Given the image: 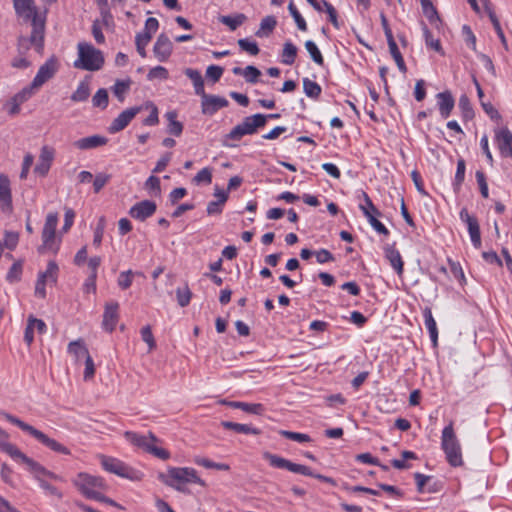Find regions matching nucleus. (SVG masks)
<instances>
[{
	"label": "nucleus",
	"mask_w": 512,
	"mask_h": 512,
	"mask_svg": "<svg viewBox=\"0 0 512 512\" xmlns=\"http://www.w3.org/2000/svg\"><path fill=\"white\" fill-rule=\"evenodd\" d=\"M13 6L18 16L31 21L32 31L29 37L21 36L18 39V50L26 53L34 47L38 53L44 48L45 16L39 14L34 0H13Z\"/></svg>",
	"instance_id": "nucleus-1"
},
{
	"label": "nucleus",
	"mask_w": 512,
	"mask_h": 512,
	"mask_svg": "<svg viewBox=\"0 0 512 512\" xmlns=\"http://www.w3.org/2000/svg\"><path fill=\"white\" fill-rule=\"evenodd\" d=\"M158 478L165 485L182 493L188 492L185 487V484L188 483L205 486V481L197 475V471L194 468L190 467H170L167 473H160Z\"/></svg>",
	"instance_id": "nucleus-2"
},
{
	"label": "nucleus",
	"mask_w": 512,
	"mask_h": 512,
	"mask_svg": "<svg viewBox=\"0 0 512 512\" xmlns=\"http://www.w3.org/2000/svg\"><path fill=\"white\" fill-rule=\"evenodd\" d=\"M3 415L10 423L16 425L22 431L26 432L27 434L32 436L34 439H36L39 443L43 444L44 446L51 449L52 451L61 453L64 455H69L71 453L70 450L66 446L59 443L55 439L50 438L48 435L44 434L42 431L25 423L24 421L20 420L19 418L15 417L11 414H8V413H3Z\"/></svg>",
	"instance_id": "nucleus-3"
},
{
	"label": "nucleus",
	"mask_w": 512,
	"mask_h": 512,
	"mask_svg": "<svg viewBox=\"0 0 512 512\" xmlns=\"http://www.w3.org/2000/svg\"><path fill=\"white\" fill-rule=\"evenodd\" d=\"M264 459H266L272 467L279 469H286L290 472L301 474L304 476L314 477L320 481L329 483L331 485H336V482L333 478L322 475L315 474L313 471L305 465L293 463L290 460H287L279 455L272 454L270 452H265L263 454Z\"/></svg>",
	"instance_id": "nucleus-4"
},
{
	"label": "nucleus",
	"mask_w": 512,
	"mask_h": 512,
	"mask_svg": "<svg viewBox=\"0 0 512 512\" xmlns=\"http://www.w3.org/2000/svg\"><path fill=\"white\" fill-rule=\"evenodd\" d=\"M78 59L74 62V67L86 71H98L104 65L103 53L93 45L80 42L78 43Z\"/></svg>",
	"instance_id": "nucleus-5"
},
{
	"label": "nucleus",
	"mask_w": 512,
	"mask_h": 512,
	"mask_svg": "<svg viewBox=\"0 0 512 512\" xmlns=\"http://www.w3.org/2000/svg\"><path fill=\"white\" fill-rule=\"evenodd\" d=\"M441 448L451 466L458 467L463 464L461 445L455 434L452 422L442 430Z\"/></svg>",
	"instance_id": "nucleus-6"
},
{
	"label": "nucleus",
	"mask_w": 512,
	"mask_h": 512,
	"mask_svg": "<svg viewBox=\"0 0 512 512\" xmlns=\"http://www.w3.org/2000/svg\"><path fill=\"white\" fill-rule=\"evenodd\" d=\"M266 125V117L264 114H255L247 116L243 121L236 125L227 135L226 139L240 141L246 135H253L258 128Z\"/></svg>",
	"instance_id": "nucleus-7"
},
{
	"label": "nucleus",
	"mask_w": 512,
	"mask_h": 512,
	"mask_svg": "<svg viewBox=\"0 0 512 512\" xmlns=\"http://www.w3.org/2000/svg\"><path fill=\"white\" fill-rule=\"evenodd\" d=\"M125 438L133 445L144 449L146 452L162 460H167L170 457V453L167 450L154 445L158 439L151 432L145 436L135 432L127 431L125 432Z\"/></svg>",
	"instance_id": "nucleus-8"
},
{
	"label": "nucleus",
	"mask_w": 512,
	"mask_h": 512,
	"mask_svg": "<svg viewBox=\"0 0 512 512\" xmlns=\"http://www.w3.org/2000/svg\"><path fill=\"white\" fill-rule=\"evenodd\" d=\"M73 483L79 491L89 499H93L92 495H98L99 492L105 491L108 488L102 477L83 472L76 476Z\"/></svg>",
	"instance_id": "nucleus-9"
},
{
	"label": "nucleus",
	"mask_w": 512,
	"mask_h": 512,
	"mask_svg": "<svg viewBox=\"0 0 512 512\" xmlns=\"http://www.w3.org/2000/svg\"><path fill=\"white\" fill-rule=\"evenodd\" d=\"M58 224V214L49 213L46 216L45 224L42 230V241L43 245L39 249L40 251L44 248L55 250L53 245L55 243V233Z\"/></svg>",
	"instance_id": "nucleus-10"
},
{
	"label": "nucleus",
	"mask_w": 512,
	"mask_h": 512,
	"mask_svg": "<svg viewBox=\"0 0 512 512\" xmlns=\"http://www.w3.org/2000/svg\"><path fill=\"white\" fill-rule=\"evenodd\" d=\"M58 70V62L52 57L48 59L43 65L40 66L36 76L34 77L32 83L33 87L40 88L44 85L48 80H50Z\"/></svg>",
	"instance_id": "nucleus-11"
},
{
	"label": "nucleus",
	"mask_w": 512,
	"mask_h": 512,
	"mask_svg": "<svg viewBox=\"0 0 512 512\" xmlns=\"http://www.w3.org/2000/svg\"><path fill=\"white\" fill-rule=\"evenodd\" d=\"M17 462L25 464L27 466L28 470L37 478V480L39 482L41 480H44V477H49L54 480L59 479V477L56 474L47 470L44 466H42L40 463L34 461L32 458H29L23 452L19 456V459Z\"/></svg>",
	"instance_id": "nucleus-12"
},
{
	"label": "nucleus",
	"mask_w": 512,
	"mask_h": 512,
	"mask_svg": "<svg viewBox=\"0 0 512 512\" xmlns=\"http://www.w3.org/2000/svg\"><path fill=\"white\" fill-rule=\"evenodd\" d=\"M100 461L103 469L106 471L116 474L123 478H130L131 477V469L126 466L122 461L113 458L101 455Z\"/></svg>",
	"instance_id": "nucleus-13"
},
{
	"label": "nucleus",
	"mask_w": 512,
	"mask_h": 512,
	"mask_svg": "<svg viewBox=\"0 0 512 512\" xmlns=\"http://www.w3.org/2000/svg\"><path fill=\"white\" fill-rule=\"evenodd\" d=\"M228 104V100L221 96L209 95L206 93L201 96L202 113L205 115H213L219 109L227 107Z\"/></svg>",
	"instance_id": "nucleus-14"
},
{
	"label": "nucleus",
	"mask_w": 512,
	"mask_h": 512,
	"mask_svg": "<svg viewBox=\"0 0 512 512\" xmlns=\"http://www.w3.org/2000/svg\"><path fill=\"white\" fill-rule=\"evenodd\" d=\"M141 111H143V107L137 106L122 111L111 123L109 131L111 133H116L123 130L128 126L132 119Z\"/></svg>",
	"instance_id": "nucleus-15"
},
{
	"label": "nucleus",
	"mask_w": 512,
	"mask_h": 512,
	"mask_svg": "<svg viewBox=\"0 0 512 512\" xmlns=\"http://www.w3.org/2000/svg\"><path fill=\"white\" fill-rule=\"evenodd\" d=\"M156 203L151 200H143L134 204L130 210L129 215L139 221H144L151 217L156 211Z\"/></svg>",
	"instance_id": "nucleus-16"
},
{
	"label": "nucleus",
	"mask_w": 512,
	"mask_h": 512,
	"mask_svg": "<svg viewBox=\"0 0 512 512\" xmlns=\"http://www.w3.org/2000/svg\"><path fill=\"white\" fill-rule=\"evenodd\" d=\"M55 151L49 146H43L38 158V162L34 168V172L42 177L46 176L50 170L54 159Z\"/></svg>",
	"instance_id": "nucleus-17"
},
{
	"label": "nucleus",
	"mask_w": 512,
	"mask_h": 512,
	"mask_svg": "<svg viewBox=\"0 0 512 512\" xmlns=\"http://www.w3.org/2000/svg\"><path fill=\"white\" fill-rule=\"evenodd\" d=\"M172 42L165 34H160L154 44L153 53L160 62H165L171 55Z\"/></svg>",
	"instance_id": "nucleus-18"
},
{
	"label": "nucleus",
	"mask_w": 512,
	"mask_h": 512,
	"mask_svg": "<svg viewBox=\"0 0 512 512\" xmlns=\"http://www.w3.org/2000/svg\"><path fill=\"white\" fill-rule=\"evenodd\" d=\"M118 309L119 304L117 302H111L105 305L102 326L108 332H112L116 327L119 318Z\"/></svg>",
	"instance_id": "nucleus-19"
},
{
	"label": "nucleus",
	"mask_w": 512,
	"mask_h": 512,
	"mask_svg": "<svg viewBox=\"0 0 512 512\" xmlns=\"http://www.w3.org/2000/svg\"><path fill=\"white\" fill-rule=\"evenodd\" d=\"M0 207L4 212L12 211L10 181L3 174H0Z\"/></svg>",
	"instance_id": "nucleus-20"
},
{
	"label": "nucleus",
	"mask_w": 512,
	"mask_h": 512,
	"mask_svg": "<svg viewBox=\"0 0 512 512\" xmlns=\"http://www.w3.org/2000/svg\"><path fill=\"white\" fill-rule=\"evenodd\" d=\"M214 196L217 198L215 201H210L207 204L208 215H219L222 213L223 206L228 200L229 194L227 191L220 189L218 186L214 189Z\"/></svg>",
	"instance_id": "nucleus-21"
},
{
	"label": "nucleus",
	"mask_w": 512,
	"mask_h": 512,
	"mask_svg": "<svg viewBox=\"0 0 512 512\" xmlns=\"http://www.w3.org/2000/svg\"><path fill=\"white\" fill-rule=\"evenodd\" d=\"M108 139L101 135H92L76 140L73 145L79 150H90L106 145Z\"/></svg>",
	"instance_id": "nucleus-22"
},
{
	"label": "nucleus",
	"mask_w": 512,
	"mask_h": 512,
	"mask_svg": "<svg viewBox=\"0 0 512 512\" xmlns=\"http://www.w3.org/2000/svg\"><path fill=\"white\" fill-rule=\"evenodd\" d=\"M438 100V108L440 115L442 118L446 119L451 114L454 106L455 100L450 91H443L436 95Z\"/></svg>",
	"instance_id": "nucleus-23"
},
{
	"label": "nucleus",
	"mask_w": 512,
	"mask_h": 512,
	"mask_svg": "<svg viewBox=\"0 0 512 512\" xmlns=\"http://www.w3.org/2000/svg\"><path fill=\"white\" fill-rule=\"evenodd\" d=\"M385 256L396 273L401 276L403 274L404 263L399 251L394 245H388L385 247Z\"/></svg>",
	"instance_id": "nucleus-24"
},
{
	"label": "nucleus",
	"mask_w": 512,
	"mask_h": 512,
	"mask_svg": "<svg viewBox=\"0 0 512 512\" xmlns=\"http://www.w3.org/2000/svg\"><path fill=\"white\" fill-rule=\"evenodd\" d=\"M67 351L74 357L76 362L80 361L81 359H86L87 355H90L82 339L71 341L68 344Z\"/></svg>",
	"instance_id": "nucleus-25"
},
{
	"label": "nucleus",
	"mask_w": 512,
	"mask_h": 512,
	"mask_svg": "<svg viewBox=\"0 0 512 512\" xmlns=\"http://www.w3.org/2000/svg\"><path fill=\"white\" fill-rule=\"evenodd\" d=\"M9 435L4 430H0V450L8 454L13 460L18 461L22 454L15 445L8 442Z\"/></svg>",
	"instance_id": "nucleus-26"
},
{
	"label": "nucleus",
	"mask_w": 512,
	"mask_h": 512,
	"mask_svg": "<svg viewBox=\"0 0 512 512\" xmlns=\"http://www.w3.org/2000/svg\"><path fill=\"white\" fill-rule=\"evenodd\" d=\"M495 138L502 154H505L512 147V133L507 128L497 130Z\"/></svg>",
	"instance_id": "nucleus-27"
},
{
	"label": "nucleus",
	"mask_w": 512,
	"mask_h": 512,
	"mask_svg": "<svg viewBox=\"0 0 512 512\" xmlns=\"http://www.w3.org/2000/svg\"><path fill=\"white\" fill-rule=\"evenodd\" d=\"M221 426L227 430H233L241 434L259 435L261 433V430L258 428L252 427L248 424H241L231 421H222Z\"/></svg>",
	"instance_id": "nucleus-28"
},
{
	"label": "nucleus",
	"mask_w": 512,
	"mask_h": 512,
	"mask_svg": "<svg viewBox=\"0 0 512 512\" xmlns=\"http://www.w3.org/2000/svg\"><path fill=\"white\" fill-rule=\"evenodd\" d=\"M224 404L229 405L232 408L241 409L244 412L261 415L264 412V406L260 403H246V402H226Z\"/></svg>",
	"instance_id": "nucleus-29"
},
{
	"label": "nucleus",
	"mask_w": 512,
	"mask_h": 512,
	"mask_svg": "<svg viewBox=\"0 0 512 512\" xmlns=\"http://www.w3.org/2000/svg\"><path fill=\"white\" fill-rule=\"evenodd\" d=\"M185 75L193 82L195 93L199 96L205 94L204 81L201 73L198 70L187 68Z\"/></svg>",
	"instance_id": "nucleus-30"
},
{
	"label": "nucleus",
	"mask_w": 512,
	"mask_h": 512,
	"mask_svg": "<svg viewBox=\"0 0 512 512\" xmlns=\"http://www.w3.org/2000/svg\"><path fill=\"white\" fill-rule=\"evenodd\" d=\"M485 10L488 14L490 21L493 24V27L503 45V47L505 48V50H508V43H507L506 37L504 35V32L501 28L500 22L496 16L494 10L488 4L485 5Z\"/></svg>",
	"instance_id": "nucleus-31"
},
{
	"label": "nucleus",
	"mask_w": 512,
	"mask_h": 512,
	"mask_svg": "<svg viewBox=\"0 0 512 512\" xmlns=\"http://www.w3.org/2000/svg\"><path fill=\"white\" fill-rule=\"evenodd\" d=\"M247 17L243 13H237L234 16L223 15L219 17V21L228 26L231 31H235L239 26H241Z\"/></svg>",
	"instance_id": "nucleus-32"
},
{
	"label": "nucleus",
	"mask_w": 512,
	"mask_h": 512,
	"mask_svg": "<svg viewBox=\"0 0 512 512\" xmlns=\"http://www.w3.org/2000/svg\"><path fill=\"white\" fill-rule=\"evenodd\" d=\"M423 314H424L425 326L429 331L431 341L433 342V345L436 346L437 340H438V330H437L436 322L433 318L432 312L429 308H426L424 310Z\"/></svg>",
	"instance_id": "nucleus-33"
},
{
	"label": "nucleus",
	"mask_w": 512,
	"mask_h": 512,
	"mask_svg": "<svg viewBox=\"0 0 512 512\" xmlns=\"http://www.w3.org/2000/svg\"><path fill=\"white\" fill-rule=\"evenodd\" d=\"M359 208L362 210L363 214L367 217L370 225L379 233L383 235H388V229L377 219L376 214L370 212L366 207L359 205Z\"/></svg>",
	"instance_id": "nucleus-34"
},
{
	"label": "nucleus",
	"mask_w": 512,
	"mask_h": 512,
	"mask_svg": "<svg viewBox=\"0 0 512 512\" xmlns=\"http://www.w3.org/2000/svg\"><path fill=\"white\" fill-rule=\"evenodd\" d=\"M277 21L274 16H266L261 20L260 28L256 31L257 37L268 36L276 27Z\"/></svg>",
	"instance_id": "nucleus-35"
},
{
	"label": "nucleus",
	"mask_w": 512,
	"mask_h": 512,
	"mask_svg": "<svg viewBox=\"0 0 512 512\" xmlns=\"http://www.w3.org/2000/svg\"><path fill=\"white\" fill-rule=\"evenodd\" d=\"M465 170H466L465 160L463 158L458 159L456 174H455V178L453 181V190L455 193H459L461 190V186L465 179Z\"/></svg>",
	"instance_id": "nucleus-36"
},
{
	"label": "nucleus",
	"mask_w": 512,
	"mask_h": 512,
	"mask_svg": "<svg viewBox=\"0 0 512 512\" xmlns=\"http://www.w3.org/2000/svg\"><path fill=\"white\" fill-rule=\"evenodd\" d=\"M297 47L290 41L284 43L282 50V63L285 65H292L297 56Z\"/></svg>",
	"instance_id": "nucleus-37"
},
{
	"label": "nucleus",
	"mask_w": 512,
	"mask_h": 512,
	"mask_svg": "<svg viewBox=\"0 0 512 512\" xmlns=\"http://www.w3.org/2000/svg\"><path fill=\"white\" fill-rule=\"evenodd\" d=\"M139 107H143V110H150L149 116L143 120V124L145 126H155L158 124V122H159L158 108L156 107V105L153 102L147 101L143 105H140Z\"/></svg>",
	"instance_id": "nucleus-38"
},
{
	"label": "nucleus",
	"mask_w": 512,
	"mask_h": 512,
	"mask_svg": "<svg viewBox=\"0 0 512 512\" xmlns=\"http://www.w3.org/2000/svg\"><path fill=\"white\" fill-rule=\"evenodd\" d=\"M303 89L306 96L312 99H318L322 92L321 86L309 78L303 79Z\"/></svg>",
	"instance_id": "nucleus-39"
},
{
	"label": "nucleus",
	"mask_w": 512,
	"mask_h": 512,
	"mask_svg": "<svg viewBox=\"0 0 512 512\" xmlns=\"http://www.w3.org/2000/svg\"><path fill=\"white\" fill-rule=\"evenodd\" d=\"M132 81L130 79L127 80H117L112 87L113 94L117 97L120 102H123L125 99L126 93L129 91Z\"/></svg>",
	"instance_id": "nucleus-40"
},
{
	"label": "nucleus",
	"mask_w": 512,
	"mask_h": 512,
	"mask_svg": "<svg viewBox=\"0 0 512 512\" xmlns=\"http://www.w3.org/2000/svg\"><path fill=\"white\" fill-rule=\"evenodd\" d=\"M138 275L144 277L142 272H134L132 270L123 271L119 274L117 284L122 290L128 289L133 282V276Z\"/></svg>",
	"instance_id": "nucleus-41"
},
{
	"label": "nucleus",
	"mask_w": 512,
	"mask_h": 512,
	"mask_svg": "<svg viewBox=\"0 0 512 512\" xmlns=\"http://www.w3.org/2000/svg\"><path fill=\"white\" fill-rule=\"evenodd\" d=\"M90 95V87L88 82L81 81L75 90V92L71 95V100L73 102H83L88 99Z\"/></svg>",
	"instance_id": "nucleus-42"
},
{
	"label": "nucleus",
	"mask_w": 512,
	"mask_h": 512,
	"mask_svg": "<svg viewBox=\"0 0 512 512\" xmlns=\"http://www.w3.org/2000/svg\"><path fill=\"white\" fill-rule=\"evenodd\" d=\"M38 277L45 280L47 283H56L58 277L57 264L54 261H50L46 271L39 273Z\"/></svg>",
	"instance_id": "nucleus-43"
},
{
	"label": "nucleus",
	"mask_w": 512,
	"mask_h": 512,
	"mask_svg": "<svg viewBox=\"0 0 512 512\" xmlns=\"http://www.w3.org/2000/svg\"><path fill=\"white\" fill-rule=\"evenodd\" d=\"M459 109L462 112V117L465 121L471 120L474 117V110L466 95H461L458 103Z\"/></svg>",
	"instance_id": "nucleus-44"
},
{
	"label": "nucleus",
	"mask_w": 512,
	"mask_h": 512,
	"mask_svg": "<svg viewBox=\"0 0 512 512\" xmlns=\"http://www.w3.org/2000/svg\"><path fill=\"white\" fill-rule=\"evenodd\" d=\"M169 121L168 132L175 136H180L183 131V125L181 122L176 120L177 114L174 111H170L166 114Z\"/></svg>",
	"instance_id": "nucleus-45"
},
{
	"label": "nucleus",
	"mask_w": 512,
	"mask_h": 512,
	"mask_svg": "<svg viewBox=\"0 0 512 512\" xmlns=\"http://www.w3.org/2000/svg\"><path fill=\"white\" fill-rule=\"evenodd\" d=\"M237 44L242 51L247 52L248 54H250L252 56H256L260 52L258 44L255 41H251L248 38L239 39L237 41Z\"/></svg>",
	"instance_id": "nucleus-46"
},
{
	"label": "nucleus",
	"mask_w": 512,
	"mask_h": 512,
	"mask_svg": "<svg viewBox=\"0 0 512 512\" xmlns=\"http://www.w3.org/2000/svg\"><path fill=\"white\" fill-rule=\"evenodd\" d=\"M467 228H468V232H469L473 246L477 249L480 248L481 247V235H480V227H479L478 221L477 220L472 221V223H469V225H467Z\"/></svg>",
	"instance_id": "nucleus-47"
},
{
	"label": "nucleus",
	"mask_w": 512,
	"mask_h": 512,
	"mask_svg": "<svg viewBox=\"0 0 512 512\" xmlns=\"http://www.w3.org/2000/svg\"><path fill=\"white\" fill-rule=\"evenodd\" d=\"M288 10L290 15L293 17L297 28L300 31H307V23L305 19L302 17L300 12L298 11L297 7L294 5L293 1H291L288 5Z\"/></svg>",
	"instance_id": "nucleus-48"
},
{
	"label": "nucleus",
	"mask_w": 512,
	"mask_h": 512,
	"mask_svg": "<svg viewBox=\"0 0 512 512\" xmlns=\"http://www.w3.org/2000/svg\"><path fill=\"white\" fill-rule=\"evenodd\" d=\"M305 48L308 51V53L310 54L312 60L316 64H318V65L324 64V58H323L320 50L318 49L317 45L315 44V42H313L312 40H307L305 42Z\"/></svg>",
	"instance_id": "nucleus-49"
},
{
	"label": "nucleus",
	"mask_w": 512,
	"mask_h": 512,
	"mask_svg": "<svg viewBox=\"0 0 512 512\" xmlns=\"http://www.w3.org/2000/svg\"><path fill=\"white\" fill-rule=\"evenodd\" d=\"M152 37L148 34L138 33L135 37V44L137 48V52L141 57L146 56L145 47L148 45Z\"/></svg>",
	"instance_id": "nucleus-50"
},
{
	"label": "nucleus",
	"mask_w": 512,
	"mask_h": 512,
	"mask_svg": "<svg viewBox=\"0 0 512 512\" xmlns=\"http://www.w3.org/2000/svg\"><path fill=\"white\" fill-rule=\"evenodd\" d=\"M176 297L179 306L186 307L191 301L192 293L189 287L185 285L183 288H177Z\"/></svg>",
	"instance_id": "nucleus-51"
},
{
	"label": "nucleus",
	"mask_w": 512,
	"mask_h": 512,
	"mask_svg": "<svg viewBox=\"0 0 512 512\" xmlns=\"http://www.w3.org/2000/svg\"><path fill=\"white\" fill-rule=\"evenodd\" d=\"M93 106L106 108L108 106V92L106 89H99L92 98Z\"/></svg>",
	"instance_id": "nucleus-52"
},
{
	"label": "nucleus",
	"mask_w": 512,
	"mask_h": 512,
	"mask_svg": "<svg viewBox=\"0 0 512 512\" xmlns=\"http://www.w3.org/2000/svg\"><path fill=\"white\" fill-rule=\"evenodd\" d=\"M169 76L168 70L163 66H156L149 70L147 74L148 80L160 79L166 80Z\"/></svg>",
	"instance_id": "nucleus-53"
},
{
	"label": "nucleus",
	"mask_w": 512,
	"mask_h": 512,
	"mask_svg": "<svg viewBox=\"0 0 512 512\" xmlns=\"http://www.w3.org/2000/svg\"><path fill=\"white\" fill-rule=\"evenodd\" d=\"M196 184H210L212 182V170L208 167L201 169L193 178Z\"/></svg>",
	"instance_id": "nucleus-54"
},
{
	"label": "nucleus",
	"mask_w": 512,
	"mask_h": 512,
	"mask_svg": "<svg viewBox=\"0 0 512 512\" xmlns=\"http://www.w3.org/2000/svg\"><path fill=\"white\" fill-rule=\"evenodd\" d=\"M280 434L282 436H284L285 438L287 439H290V440H293V441H297V442H310L311 441V438L309 435L307 434H304V433H298V432H292V431H287V430H282L280 431Z\"/></svg>",
	"instance_id": "nucleus-55"
},
{
	"label": "nucleus",
	"mask_w": 512,
	"mask_h": 512,
	"mask_svg": "<svg viewBox=\"0 0 512 512\" xmlns=\"http://www.w3.org/2000/svg\"><path fill=\"white\" fill-rule=\"evenodd\" d=\"M260 75V70L252 65L245 67L243 70V76L248 83H256Z\"/></svg>",
	"instance_id": "nucleus-56"
},
{
	"label": "nucleus",
	"mask_w": 512,
	"mask_h": 512,
	"mask_svg": "<svg viewBox=\"0 0 512 512\" xmlns=\"http://www.w3.org/2000/svg\"><path fill=\"white\" fill-rule=\"evenodd\" d=\"M101 14L100 24L104 27H110L113 25V16L110 12L108 4L106 6H98Z\"/></svg>",
	"instance_id": "nucleus-57"
},
{
	"label": "nucleus",
	"mask_w": 512,
	"mask_h": 512,
	"mask_svg": "<svg viewBox=\"0 0 512 512\" xmlns=\"http://www.w3.org/2000/svg\"><path fill=\"white\" fill-rule=\"evenodd\" d=\"M19 235L16 232L6 231L4 237V247L9 250H14L18 244Z\"/></svg>",
	"instance_id": "nucleus-58"
},
{
	"label": "nucleus",
	"mask_w": 512,
	"mask_h": 512,
	"mask_svg": "<svg viewBox=\"0 0 512 512\" xmlns=\"http://www.w3.org/2000/svg\"><path fill=\"white\" fill-rule=\"evenodd\" d=\"M475 177H476L481 195L484 198H488L489 197L488 185L486 182V177H485L484 172H482L480 170L476 171Z\"/></svg>",
	"instance_id": "nucleus-59"
},
{
	"label": "nucleus",
	"mask_w": 512,
	"mask_h": 512,
	"mask_svg": "<svg viewBox=\"0 0 512 512\" xmlns=\"http://www.w3.org/2000/svg\"><path fill=\"white\" fill-rule=\"evenodd\" d=\"M323 6L325 8L326 13L329 16V21L333 24L335 28H339V22L337 19V12L336 9L333 7L332 4L327 2L326 0H321Z\"/></svg>",
	"instance_id": "nucleus-60"
},
{
	"label": "nucleus",
	"mask_w": 512,
	"mask_h": 512,
	"mask_svg": "<svg viewBox=\"0 0 512 512\" xmlns=\"http://www.w3.org/2000/svg\"><path fill=\"white\" fill-rule=\"evenodd\" d=\"M104 229H105V218L101 217L99 219V222H98L96 228H95L94 238H93V244L97 247L100 246V244L102 242Z\"/></svg>",
	"instance_id": "nucleus-61"
},
{
	"label": "nucleus",
	"mask_w": 512,
	"mask_h": 512,
	"mask_svg": "<svg viewBox=\"0 0 512 512\" xmlns=\"http://www.w3.org/2000/svg\"><path fill=\"white\" fill-rule=\"evenodd\" d=\"M141 337L142 340L149 346V349L152 350L156 347V343L152 334L151 327L149 325L144 326L141 329Z\"/></svg>",
	"instance_id": "nucleus-62"
},
{
	"label": "nucleus",
	"mask_w": 512,
	"mask_h": 512,
	"mask_svg": "<svg viewBox=\"0 0 512 512\" xmlns=\"http://www.w3.org/2000/svg\"><path fill=\"white\" fill-rule=\"evenodd\" d=\"M421 5L423 13L427 18H429L431 21H433L434 18L438 20L437 11L430 0H421Z\"/></svg>",
	"instance_id": "nucleus-63"
},
{
	"label": "nucleus",
	"mask_w": 512,
	"mask_h": 512,
	"mask_svg": "<svg viewBox=\"0 0 512 512\" xmlns=\"http://www.w3.org/2000/svg\"><path fill=\"white\" fill-rule=\"evenodd\" d=\"M110 176L105 173H98L93 181L94 192L98 193L109 181Z\"/></svg>",
	"instance_id": "nucleus-64"
}]
</instances>
